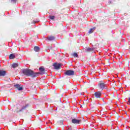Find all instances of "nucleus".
<instances>
[{
	"instance_id": "1",
	"label": "nucleus",
	"mask_w": 130,
	"mask_h": 130,
	"mask_svg": "<svg viewBox=\"0 0 130 130\" xmlns=\"http://www.w3.org/2000/svg\"><path fill=\"white\" fill-rule=\"evenodd\" d=\"M22 73L25 76L27 77L31 76L32 78H35V77H38L39 76V73L38 72L34 73V72L30 69H25L22 70Z\"/></svg>"
},
{
	"instance_id": "2",
	"label": "nucleus",
	"mask_w": 130,
	"mask_h": 130,
	"mask_svg": "<svg viewBox=\"0 0 130 130\" xmlns=\"http://www.w3.org/2000/svg\"><path fill=\"white\" fill-rule=\"evenodd\" d=\"M64 74L67 76H73V75H74L75 72L72 70H68L64 73Z\"/></svg>"
},
{
	"instance_id": "3",
	"label": "nucleus",
	"mask_w": 130,
	"mask_h": 130,
	"mask_svg": "<svg viewBox=\"0 0 130 130\" xmlns=\"http://www.w3.org/2000/svg\"><path fill=\"white\" fill-rule=\"evenodd\" d=\"M53 67L55 70H59V69H60V67H61V64L58 63H54L53 64Z\"/></svg>"
},
{
	"instance_id": "4",
	"label": "nucleus",
	"mask_w": 130,
	"mask_h": 130,
	"mask_svg": "<svg viewBox=\"0 0 130 130\" xmlns=\"http://www.w3.org/2000/svg\"><path fill=\"white\" fill-rule=\"evenodd\" d=\"M81 120L77 119L76 118L73 119L72 120V123L76 124H79L80 122H81Z\"/></svg>"
},
{
	"instance_id": "5",
	"label": "nucleus",
	"mask_w": 130,
	"mask_h": 130,
	"mask_svg": "<svg viewBox=\"0 0 130 130\" xmlns=\"http://www.w3.org/2000/svg\"><path fill=\"white\" fill-rule=\"evenodd\" d=\"M39 71L41 73H38L39 75H44L45 70L43 67H41L39 68Z\"/></svg>"
},
{
	"instance_id": "6",
	"label": "nucleus",
	"mask_w": 130,
	"mask_h": 130,
	"mask_svg": "<svg viewBox=\"0 0 130 130\" xmlns=\"http://www.w3.org/2000/svg\"><path fill=\"white\" fill-rule=\"evenodd\" d=\"M102 93L100 91H97L94 93V96L96 98H100Z\"/></svg>"
},
{
	"instance_id": "7",
	"label": "nucleus",
	"mask_w": 130,
	"mask_h": 130,
	"mask_svg": "<svg viewBox=\"0 0 130 130\" xmlns=\"http://www.w3.org/2000/svg\"><path fill=\"white\" fill-rule=\"evenodd\" d=\"M99 87L101 90H104V88H105V84L101 82L99 84Z\"/></svg>"
},
{
	"instance_id": "8",
	"label": "nucleus",
	"mask_w": 130,
	"mask_h": 130,
	"mask_svg": "<svg viewBox=\"0 0 130 130\" xmlns=\"http://www.w3.org/2000/svg\"><path fill=\"white\" fill-rule=\"evenodd\" d=\"M14 86L15 87V88H16V89H18L19 91H22V90H23V86H21L19 84H16L14 85Z\"/></svg>"
},
{
	"instance_id": "9",
	"label": "nucleus",
	"mask_w": 130,
	"mask_h": 130,
	"mask_svg": "<svg viewBox=\"0 0 130 130\" xmlns=\"http://www.w3.org/2000/svg\"><path fill=\"white\" fill-rule=\"evenodd\" d=\"M47 39L49 41H52L53 40H54V39H55V38H54L53 36H49L47 38Z\"/></svg>"
},
{
	"instance_id": "10",
	"label": "nucleus",
	"mask_w": 130,
	"mask_h": 130,
	"mask_svg": "<svg viewBox=\"0 0 130 130\" xmlns=\"http://www.w3.org/2000/svg\"><path fill=\"white\" fill-rule=\"evenodd\" d=\"M96 29V27H93L92 28H90L89 31H88L89 34H91V33H93L94 31H95Z\"/></svg>"
},
{
	"instance_id": "11",
	"label": "nucleus",
	"mask_w": 130,
	"mask_h": 130,
	"mask_svg": "<svg viewBox=\"0 0 130 130\" xmlns=\"http://www.w3.org/2000/svg\"><path fill=\"white\" fill-rule=\"evenodd\" d=\"M6 75V71L0 70V77L5 76Z\"/></svg>"
},
{
	"instance_id": "12",
	"label": "nucleus",
	"mask_w": 130,
	"mask_h": 130,
	"mask_svg": "<svg viewBox=\"0 0 130 130\" xmlns=\"http://www.w3.org/2000/svg\"><path fill=\"white\" fill-rule=\"evenodd\" d=\"M34 50L35 51H36V52H39V50H40V48H39V47L38 46H35L34 47Z\"/></svg>"
},
{
	"instance_id": "13",
	"label": "nucleus",
	"mask_w": 130,
	"mask_h": 130,
	"mask_svg": "<svg viewBox=\"0 0 130 130\" xmlns=\"http://www.w3.org/2000/svg\"><path fill=\"white\" fill-rule=\"evenodd\" d=\"M15 57H16V56H15V54H11L9 56L10 59H14V58H15Z\"/></svg>"
},
{
	"instance_id": "14",
	"label": "nucleus",
	"mask_w": 130,
	"mask_h": 130,
	"mask_svg": "<svg viewBox=\"0 0 130 130\" xmlns=\"http://www.w3.org/2000/svg\"><path fill=\"white\" fill-rule=\"evenodd\" d=\"M12 67L13 68H18V67H19V64L17 63H14L13 64H12Z\"/></svg>"
},
{
	"instance_id": "15",
	"label": "nucleus",
	"mask_w": 130,
	"mask_h": 130,
	"mask_svg": "<svg viewBox=\"0 0 130 130\" xmlns=\"http://www.w3.org/2000/svg\"><path fill=\"white\" fill-rule=\"evenodd\" d=\"M27 106H28V105H26L25 106L22 107V109H20L19 111H18V112H20L21 111H22V110L25 109L26 107H27Z\"/></svg>"
},
{
	"instance_id": "16",
	"label": "nucleus",
	"mask_w": 130,
	"mask_h": 130,
	"mask_svg": "<svg viewBox=\"0 0 130 130\" xmlns=\"http://www.w3.org/2000/svg\"><path fill=\"white\" fill-rule=\"evenodd\" d=\"M73 56H74V57H78V56H79V55H78V54H77V53H73Z\"/></svg>"
},
{
	"instance_id": "17",
	"label": "nucleus",
	"mask_w": 130,
	"mask_h": 130,
	"mask_svg": "<svg viewBox=\"0 0 130 130\" xmlns=\"http://www.w3.org/2000/svg\"><path fill=\"white\" fill-rule=\"evenodd\" d=\"M49 18L51 20H54V18H55V17L54 16H50Z\"/></svg>"
},
{
	"instance_id": "18",
	"label": "nucleus",
	"mask_w": 130,
	"mask_h": 130,
	"mask_svg": "<svg viewBox=\"0 0 130 130\" xmlns=\"http://www.w3.org/2000/svg\"><path fill=\"white\" fill-rule=\"evenodd\" d=\"M87 51H91L92 50V48H88L87 49Z\"/></svg>"
},
{
	"instance_id": "19",
	"label": "nucleus",
	"mask_w": 130,
	"mask_h": 130,
	"mask_svg": "<svg viewBox=\"0 0 130 130\" xmlns=\"http://www.w3.org/2000/svg\"><path fill=\"white\" fill-rule=\"evenodd\" d=\"M11 2H13V3H16V2H17V0H11Z\"/></svg>"
},
{
	"instance_id": "20",
	"label": "nucleus",
	"mask_w": 130,
	"mask_h": 130,
	"mask_svg": "<svg viewBox=\"0 0 130 130\" xmlns=\"http://www.w3.org/2000/svg\"><path fill=\"white\" fill-rule=\"evenodd\" d=\"M81 95H84V92H83L82 93H81Z\"/></svg>"
},
{
	"instance_id": "21",
	"label": "nucleus",
	"mask_w": 130,
	"mask_h": 130,
	"mask_svg": "<svg viewBox=\"0 0 130 130\" xmlns=\"http://www.w3.org/2000/svg\"><path fill=\"white\" fill-rule=\"evenodd\" d=\"M128 111H129V112H130V109H129Z\"/></svg>"
}]
</instances>
